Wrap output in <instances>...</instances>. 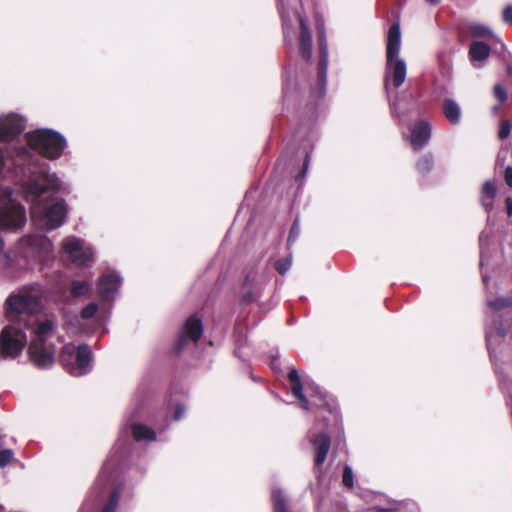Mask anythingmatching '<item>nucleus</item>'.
<instances>
[{"mask_svg": "<svg viewBox=\"0 0 512 512\" xmlns=\"http://www.w3.org/2000/svg\"><path fill=\"white\" fill-rule=\"evenodd\" d=\"M26 127V119L18 114H8L0 117V141L8 143L3 152L4 161L8 171L15 175L21 174L27 177V180L40 178L39 171L34 172L33 165L28 161H22L18 155L21 149H27L34 158H38L49 171L48 164L42 159H59L67 148L66 138L58 131L49 128H38L25 134L28 147L24 145L17 146L12 142L19 137Z\"/></svg>", "mask_w": 512, "mask_h": 512, "instance_id": "1", "label": "nucleus"}, {"mask_svg": "<svg viewBox=\"0 0 512 512\" xmlns=\"http://www.w3.org/2000/svg\"><path fill=\"white\" fill-rule=\"evenodd\" d=\"M18 157L28 161L33 165V171H39L41 175L40 178L25 180L20 186L23 198L30 205L32 222L47 232L60 228L67 220L69 210L66 201L54 197V194L68 192L67 185L55 173L47 172L46 166L27 149H21Z\"/></svg>", "mask_w": 512, "mask_h": 512, "instance_id": "2", "label": "nucleus"}, {"mask_svg": "<svg viewBox=\"0 0 512 512\" xmlns=\"http://www.w3.org/2000/svg\"><path fill=\"white\" fill-rule=\"evenodd\" d=\"M129 444L128 432L123 429L80 512H91L98 507L100 512H115L131 499L132 486L127 484Z\"/></svg>", "mask_w": 512, "mask_h": 512, "instance_id": "3", "label": "nucleus"}, {"mask_svg": "<svg viewBox=\"0 0 512 512\" xmlns=\"http://www.w3.org/2000/svg\"><path fill=\"white\" fill-rule=\"evenodd\" d=\"M53 244L42 234L22 237L12 252L5 255L8 265L32 268L36 263L42 267L52 260Z\"/></svg>", "mask_w": 512, "mask_h": 512, "instance_id": "4", "label": "nucleus"}, {"mask_svg": "<svg viewBox=\"0 0 512 512\" xmlns=\"http://www.w3.org/2000/svg\"><path fill=\"white\" fill-rule=\"evenodd\" d=\"M53 337L54 323L51 320H44L35 325L29 355L32 363L39 369H48L54 363L56 349L50 341Z\"/></svg>", "mask_w": 512, "mask_h": 512, "instance_id": "5", "label": "nucleus"}, {"mask_svg": "<svg viewBox=\"0 0 512 512\" xmlns=\"http://www.w3.org/2000/svg\"><path fill=\"white\" fill-rule=\"evenodd\" d=\"M401 46V31L399 24H393L388 32L386 46V71L385 86L388 88L391 84L398 88L406 79V63L399 57Z\"/></svg>", "mask_w": 512, "mask_h": 512, "instance_id": "6", "label": "nucleus"}, {"mask_svg": "<svg viewBox=\"0 0 512 512\" xmlns=\"http://www.w3.org/2000/svg\"><path fill=\"white\" fill-rule=\"evenodd\" d=\"M487 306L490 312L486 316V344L487 349L493 358V353L498 344L505 338L507 333V326L504 324L498 313L504 309L512 306V297H499L494 300L487 298Z\"/></svg>", "mask_w": 512, "mask_h": 512, "instance_id": "7", "label": "nucleus"}, {"mask_svg": "<svg viewBox=\"0 0 512 512\" xmlns=\"http://www.w3.org/2000/svg\"><path fill=\"white\" fill-rule=\"evenodd\" d=\"M43 295L44 289L38 283L23 286L16 292L11 293L6 299L5 310L7 316L37 312Z\"/></svg>", "mask_w": 512, "mask_h": 512, "instance_id": "8", "label": "nucleus"}, {"mask_svg": "<svg viewBox=\"0 0 512 512\" xmlns=\"http://www.w3.org/2000/svg\"><path fill=\"white\" fill-rule=\"evenodd\" d=\"M288 379L291 385V392L297 398L303 410L308 411L310 406L323 408L325 405L330 406L327 395L313 382H302L299 372L295 368H291L288 373Z\"/></svg>", "mask_w": 512, "mask_h": 512, "instance_id": "9", "label": "nucleus"}, {"mask_svg": "<svg viewBox=\"0 0 512 512\" xmlns=\"http://www.w3.org/2000/svg\"><path fill=\"white\" fill-rule=\"evenodd\" d=\"M92 351L86 344L79 345L76 349L72 344L65 345L60 354V361L65 370L72 376H83L91 372Z\"/></svg>", "mask_w": 512, "mask_h": 512, "instance_id": "10", "label": "nucleus"}, {"mask_svg": "<svg viewBox=\"0 0 512 512\" xmlns=\"http://www.w3.org/2000/svg\"><path fill=\"white\" fill-rule=\"evenodd\" d=\"M145 397L142 392L137 391L133 397L132 407L127 412V424L137 442H152L156 440V432L149 426L138 423L137 419L143 415Z\"/></svg>", "mask_w": 512, "mask_h": 512, "instance_id": "11", "label": "nucleus"}, {"mask_svg": "<svg viewBox=\"0 0 512 512\" xmlns=\"http://www.w3.org/2000/svg\"><path fill=\"white\" fill-rule=\"evenodd\" d=\"M62 252L76 265L85 266L93 262V249L85 240L76 236L66 237L61 246Z\"/></svg>", "mask_w": 512, "mask_h": 512, "instance_id": "12", "label": "nucleus"}, {"mask_svg": "<svg viewBox=\"0 0 512 512\" xmlns=\"http://www.w3.org/2000/svg\"><path fill=\"white\" fill-rule=\"evenodd\" d=\"M2 352L9 357L15 358L20 355L26 342L27 336L19 328L8 326L0 333Z\"/></svg>", "mask_w": 512, "mask_h": 512, "instance_id": "13", "label": "nucleus"}, {"mask_svg": "<svg viewBox=\"0 0 512 512\" xmlns=\"http://www.w3.org/2000/svg\"><path fill=\"white\" fill-rule=\"evenodd\" d=\"M202 334L203 324L201 319L195 315L190 316L186 320L174 347L175 353L179 354L186 348L196 345Z\"/></svg>", "mask_w": 512, "mask_h": 512, "instance_id": "14", "label": "nucleus"}, {"mask_svg": "<svg viewBox=\"0 0 512 512\" xmlns=\"http://www.w3.org/2000/svg\"><path fill=\"white\" fill-rule=\"evenodd\" d=\"M268 282L269 278L264 273L255 270L249 271L242 288L243 302L252 303L258 300Z\"/></svg>", "mask_w": 512, "mask_h": 512, "instance_id": "15", "label": "nucleus"}, {"mask_svg": "<svg viewBox=\"0 0 512 512\" xmlns=\"http://www.w3.org/2000/svg\"><path fill=\"white\" fill-rule=\"evenodd\" d=\"M122 284L121 275L111 269L103 272L97 282V289L102 301H112L119 293Z\"/></svg>", "mask_w": 512, "mask_h": 512, "instance_id": "16", "label": "nucleus"}, {"mask_svg": "<svg viewBox=\"0 0 512 512\" xmlns=\"http://www.w3.org/2000/svg\"><path fill=\"white\" fill-rule=\"evenodd\" d=\"M392 115L399 124L408 123L413 117L418 116L419 109L413 98H393L389 102Z\"/></svg>", "mask_w": 512, "mask_h": 512, "instance_id": "17", "label": "nucleus"}, {"mask_svg": "<svg viewBox=\"0 0 512 512\" xmlns=\"http://www.w3.org/2000/svg\"><path fill=\"white\" fill-rule=\"evenodd\" d=\"M293 19L300 28L298 39L300 55L305 61H310L312 57V33L307 20L297 11L293 13Z\"/></svg>", "mask_w": 512, "mask_h": 512, "instance_id": "18", "label": "nucleus"}, {"mask_svg": "<svg viewBox=\"0 0 512 512\" xmlns=\"http://www.w3.org/2000/svg\"><path fill=\"white\" fill-rule=\"evenodd\" d=\"M310 442L314 452V470L315 473L318 474L326 461L331 446V440L326 433L321 432L311 437Z\"/></svg>", "mask_w": 512, "mask_h": 512, "instance_id": "19", "label": "nucleus"}, {"mask_svg": "<svg viewBox=\"0 0 512 512\" xmlns=\"http://www.w3.org/2000/svg\"><path fill=\"white\" fill-rule=\"evenodd\" d=\"M432 128L429 122H417L411 129L410 143L414 150H421L431 138Z\"/></svg>", "mask_w": 512, "mask_h": 512, "instance_id": "20", "label": "nucleus"}, {"mask_svg": "<svg viewBox=\"0 0 512 512\" xmlns=\"http://www.w3.org/2000/svg\"><path fill=\"white\" fill-rule=\"evenodd\" d=\"M492 236L491 229H484L479 236V247H480V268L482 273V280L485 286H488L489 277L484 271V266L487 264L489 259V243Z\"/></svg>", "mask_w": 512, "mask_h": 512, "instance_id": "21", "label": "nucleus"}, {"mask_svg": "<svg viewBox=\"0 0 512 512\" xmlns=\"http://www.w3.org/2000/svg\"><path fill=\"white\" fill-rule=\"evenodd\" d=\"M490 52L491 48L488 44L481 41H473L469 48V56L473 66L480 67L488 59Z\"/></svg>", "mask_w": 512, "mask_h": 512, "instance_id": "22", "label": "nucleus"}, {"mask_svg": "<svg viewBox=\"0 0 512 512\" xmlns=\"http://www.w3.org/2000/svg\"><path fill=\"white\" fill-rule=\"evenodd\" d=\"M319 53H320V60H319V80L322 83H325L326 81V73H327V65H328V48H327V41L325 33H321L319 35Z\"/></svg>", "mask_w": 512, "mask_h": 512, "instance_id": "23", "label": "nucleus"}, {"mask_svg": "<svg viewBox=\"0 0 512 512\" xmlns=\"http://www.w3.org/2000/svg\"><path fill=\"white\" fill-rule=\"evenodd\" d=\"M442 111L446 119L452 124L456 125L461 119V108L459 104L451 98H446L442 103Z\"/></svg>", "mask_w": 512, "mask_h": 512, "instance_id": "24", "label": "nucleus"}, {"mask_svg": "<svg viewBox=\"0 0 512 512\" xmlns=\"http://www.w3.org/2000/svg\"><path fill=\"white\" fill-rule=\"evenodd\" d=\"M91 291H92V280L91 279H86V280L75 279L70 284V294L74 298L90 295Z\"/></svg>", "mask_w": 512, "mask_h": 512, "instance_id": "25", "label": "nucleus"}, {"mask_svg": "<svg viewBox=\"0 0 512 512\" xmlns=\"http://www.w3.org/2000/svg\"><path fill=\"white\" fill-rule=\"evenodd\" d=\"M496 195V185L492 181L484 183L482 188L481 203L484 209L488 212L493 207V200Z\"/></svg>", "mask_w": 512, "mask_h": 512, "instance_id": "26", "label": "nucleus"}, {"mask_svg": "<svg viewBox=\"0 0 512 512\" xmlns=\"http://www.w3.org/2000/svg\"><path fill=\"white\" fill-rule=\"evenodd\" d=\"M279 10L282 18L285 42L286 44H292V19L290 17V14L284 9L283 0L279 2Z\"/></svg>", "mask_w": 512, "mask_h": 512, "instance_id": "27", "label": "nucleus"}, {"mask_svg": "<svg viewBox=\"0 0 512 512\" xmlns=\"http://www.w3.org/2000/svg\"><path fill=\"white\" fill-rule=\"evenodd\" d=\"M274 512H288L283 492L279 488H273L271 492Z\"/></svg>", "mask_w": 512, "mask_h": 512, "instance_id": "28", "label": "nucleus"}, {"mask_svg": "<svg viewBox=\"0 0 512 512\" xmlns=\"http://www.w3.org/2000/svg\"><path fill=\"white\" fill-rule=\"evenodd\" d=\"M434 166V158L432 154H425L416 163L417 171L422 175H427Z\"/></svg>", "mask_w": 512, "mask_h": 512, "instance_id": "29", "label": "nucleus"}, {"mask_svg": "<svg viewBox=\"0 0 512 512\" xmlns=\"http://www.w3.org/2000/svg\"><path fill=\"white\" fill-rule=\"evenodd\" d=\"M470 32L474 37H494L492 30L482 24H472L470 26Z\"/></svg>", "mask_w": 512, "mask_h": 512, "instance_id": "30", "label": "nucleus"}, {"mask_svg": "<svg viewBox=\"0 0 512 512\" xmlns=\"http://www.w3.org/2000/svg\"><path fill=\"white\" fill-rule=\"evenodd\" d=\"M98 304L92 302L87 304L83 309L81 310L80 317L82 320H89L92 319L97 315L98 312Z\"/></svg>", "mask_w": 512, "mask_h": 512, "instance_id": "31", "label": "nucleus"}, {"mask_svg": "<svg viewBox=\"0 0 512 512\" xmlns=\"http://www.w3.org/2000/svg\"><path fill=\"white\" fill-rule=\"evenodd\" d=\"M292 258L288 256L286 258L279 259L275 262V269L281 275H285L288 270L291 268Z\"/></svg>", "mask_w": 512, "mask_h": 512, "instance_id": "32", "label": "nucleus"}, {"mask_svg": "<svg viewBox=\"0 0 512 512\" xmlns=\"http://www.w3.org/2000/svg\"><path fill=\"white\" fill-rule=\"evenodd\" d=\"M342 481L346 487L350 489L353 488L354 474L352 468L349 465H346L343 469Z\"/></svg>", "mask_w": 512, "mask_h": 512, "instance_id": "33", "label": "nucleus"}, {"mask_svg": "<svg viewBox=\"0 0 512 512\" xmlns=\"http://www.w3.org/2000/svg\"><path fill=\"white\" fill-rule=\"evenodd\" d=\"M300 222H299V219L296 218L291 226V229H290V232H289V236H288V240H287V243L288 245H291L293 242H295L297 240V238L299 237L300 235Z\"/></svg>", "mask_w": 512, "mask_h": 512, "instance_id": "34", "label": "nucleus"}, {"mask_svg": "<svg viewBox=\"0 0 512 512\" xmlns=\"http://www.w3.org/2000/svg\"><path fill=\"white\" fill-rule=\"evenodd\" d=\"M14 453L11 449H3L0 451V467H5L13 459Z\"/></svg>", "mask_w": 512, "mask_h": 512, "instance_id": "35", "label": "nucleus"}, {"mask_svg": "<svg viewBox=\"0 0 512 512\" xmlns=\"http://www.w3.org/2000/svg\"><path fill=\"white\" fill-rule=\"evenodd\" d=\"M511 132V124L508 121H502L499 128V138L504 139L509 136Z\"/></svg>", "mask_w": 512, "mask_h": 512, "instance_id": "36", "label": "nucleus"}, {"mask_svg": "<svg viewBox=\"0 0 512 512\" xmlns=\"http://www.w3.org/2000/svg\"><path fill=\"white\" fill-rule=\"evenodd\" d=\"M56 279L52 282L55 289L57 291H61L64 288L65 281L63 279V274L60 271L54 272Z\"/></svg>", "mask_w": 512, "mask_h": 512, "instance_id": "37", "label": "nucleus"}, {"mask_svg": "<svg viewBox=\"0 0 512 512\" xmlns=\"http://www.w3.org/2000/svg\"><path fill=\"white\" fill-rule=\"evenodd\" d=\"M185 412H186V409H185L184 405H182L181 403H177L175 405L173 419L175 421H179L180 419L183 418Z\"/></svg>", "mask_w": 512, "mask_h": 512, "instance_id": "38", "label": "nucleus"}, {"mask_svg": "<svg viewBox=\"0 0 512 512\" xmlns=\"http://www.w3.org/2000/svg\"><path fill=\"white\" fill-rule=\"evenodd\" d=\"M502 18L504 22L511 23L512 22V5L507 6L502 13Z\"/></svg>", "mask_w": 512, "mask_h": 512, "instance_id": "39", "label": "nucleus"}, {"mask_svg": "<svg viewBox=\"0 0 512 512\" xmlns=\"http://www.w3.org/2000/svg\"><path fill=\"white\" fill-rule=\"evenodd\" d=\"M309 161H310V153H307L306 156H305V161H304L303 169H302V171L300 172V174L297 177L298 179H303L306 176V173H307V170H308V166H309Z\"/></svg>", "mask_w": 512, "mask_h": 512, "instance_id": "40", "label": "nucleus"}, {"mask_svg": "<svg viewBox=\"0 0 512 512\" xmlns=\"http://www.w3.org/2000/svg\"><path fill=\"white\" fill-rule=\"evenodd\" d=\"M504 180L506 184L512 188V167L508 166L504 171Z\"/></svg>", "mask_w": 512, "mask_h": 512, "instance_id": "41", "label": "nucleus"}, {"mask_svg": "<svg viewBox=\"0 0 512 512\" xmlns=\"http://www.w3.org/2000/svg\"><path fill=\"white\" fill-rule=\"evenodd\" d=\"M494 93H495V96H506V90L505 88L500 85V84H497L495 85L494 87Z\"/></svg>", "mask_w": 512, "mask_h": 512, "instance_id": "42", "label": "nucleus"}, {"mask_svg": "<svg viewBox=\"0 0 512 512\" xmlns=\"http://www.w3.org/2000/svg\"><path fill=\"white\" fill-rule=\"evenodd\" d=\"M506 209H507V215L509 217L512 216V198L511 197H508L506 199Z\"/></svg>", "mask_w": 512, "mask_h": 512, "instance_id": "43", "label": "nucleus"}, {"mask_svg": "<svg viewBox=\"0 0 512 512\" xmlns=\"http://www.w3.org/2000/svg\"><path fill=\"white\" fill-rule=\"evenodd\" d=\"M271 368L275 371L279 369V359L278 358H276V357L272 358Z\"/></svg>", "mask_w": 512, "mask_h": 512, "instance_id": "44", "label": "nucleus"}, {"mask_svg": "<svg viewBox=\"0 0 512 512\" xmlns=\"http://www.w3.org/2000/svg\"><path fill=\"white\" fill-rule=\"evenodd\" d=\"M372 509L374 512H390V511H392L391 508H382V507H378V506H375Z\"/></svg>", "mask_w": 512, "mask_h": 512, "instance_id": "45", "label": "nucleus"}, {"mask_svg": "<svg viewBox=\"0 0 512 512\" xmlns=\"http://www.w3.org/2000/svg\"><path fill=\"white\" fill-rule=\"evenodd\" d=\"M429 5L436 6L441 0H425Z\"/></svg>", "mask_w": 512, "mask_h": 512, "instance_id": "46", "label": "nucleus"}, {"mask_svg": "<svg viewBox=\"0 0 512 512\" xmlns=\"http://www.w3.org/2000/svg\"><path fill=\"white\" fill-rule=\"evenodd\" d=\"M3 248H4V241H3L2 237L0 236V254L3 251Z\"/></svg>", "mask_w": 512, "mask_h": 512, "instance_id": "47", "label": "nucleus"}, {"mask_svg": "<svg viewBox=\"0 0 512 512\" xmlns=\"http://www.w3.org/2000/svg\"><path fill=\"white\" fill-rule=\"evenodd\" d=\"M499 109H500V106H498V105H497V106H494V107L492 108V112H493L494 114H496V113L498 112V110H499Z\"/></svg>", "mask_w": 512, "mask_h": 512, "instance_id": "48", "label": "nucleus"}, {"mask_svg": "<svg viewBox=\"0 0 512 512\" xmlns=\"http://www.w3.org/2000/svg\"><path fill=\"white\" fill-rule=\"evenodd\" d=\"M411 505H412L413 509L417 510V506L415 503H411Z\"/></svg>", "mask_w": 512, "mask_h": 512, "instance_id": "49", "label": "nucleus"}, {"mask_svg": "<svg viewBox=\"0 0 512 512\" xmlns=\"http://www.w3.org/2000/svg\"><path fill=\"white\" fill-rule=\"evenodd\" d=\"M165 429V427H158V430L161 432Z\"/></svg>", "mask_w": 512, "mask_h": 512, "instance_id": "50", "label": "nucleus"}]
</instances>
